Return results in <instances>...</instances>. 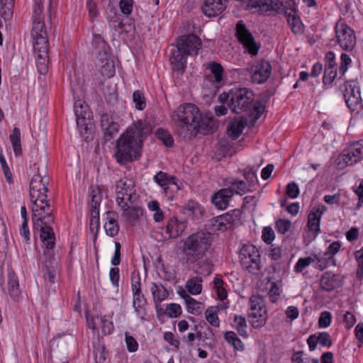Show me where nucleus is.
<instances>
[{
	"mask_svg": "<svg viewBox=\"0 0 363 363\" xmlns=\"http://www.w3.org/2000/svg\"><path fill=\"white\" fill-rule=\"evenodd\" d=\"M47 172L35 174L30 182V196L33 203V221L34 228L40 230V238L43 248V255L40 258L44 278L51 284L55 282L56 277V267L57 264L54 248L55 247V235L51 223L55 222L52 215L54 208L49 204L48 200V191L47 185L49 183Z\"/></svg>",
	"mask_w": 363,
	"mask_h": 363,
	"instance_id": "1",
	"label": "nucleus"
},
{
	"mask_svg": "<svg viewBox=\"0 0 363 363\" xmlns=\"http://www.w3.org/2000/svg\"><path fill=\"white\" fill-rule=\"evenodd\" d=\"M151 125L145 120H138L130 125L117 140L116 162L125 164L140 157L143 143L152 133Z\"/></svg>",
	"mask_w": 363,
	"mask_h": 363,
	"instance_id": "2",
	"label": "nucleus"
},
{
	"mask_svg": "<svg viewBox=\"0 0 363 363\" xmlns=\"http://www.w3.org/2000/svg\"><path fill=\"white\" fill-rule=\"evenodd\" d=\"M33 28L31 35L37 69L45 74L48 69L49 43L48 28L45 22L42 0H33Z\"/></svg>",
	"mask_w": 363,
	"mask_h": 363,
	"instance_id": "3",
	"label": "nucleus"
},
{
	"mask_svg": "<svg viewBox=\"0 0 363 363\" xmlns=\"http://www.w3.org/2000/svg\"><path fill=\"white\" fill-rule=\"evenodd\" d=\"M218 99L222 104L226 103L233 113L254 115L257 120L264 111V106L255 99L252 91L247 88H235L228 93L220 94Z\"/></svg>",
	"mask_w": 363,
	"mask_h": 363,
	"instance_id": "4",
	"label": "nucleus"
},
{
	"mask_svg": "<svg viewBox=\"0 0 363 363\" xmlns=\"http://www.w3.org/2000/svg\"><path fill=\"white\" fill-rule=\"evenodd\" d=\"M212 242V234L203 230L192 233L186 238L181 250L186 262L194 263L206 257Z\"/></svg>",
	"mask_w": 363,
	"mask_h": 363,
	"instance_id": "5",
	"label": "nucleus"
},
{
	"mask_svg": "<svg viewBox=\"0 0 363 363\" xmlns=\"http://www.w3.org/2000/svg\"><path fill=\"white\" fill-rule=\"evenodd\" d=\"M200 110L194 104L181 105L173 113L172 120L175 123L176 132L182 138L187 139L194 125L200 118Z\"/></svg>",
	"mask_w": 363,
	"mask_h": 363,
	"instance_id": "6",
	"label": "nucleus"
},
{
	"mask_svg": "<svg viewBox=\"0 0 363 363\" xmlns=\"http://www.w3.org/2000/svg\"><path fill=\"white\" fill-rule=\"evenodd\" d=\"M242 267L251 274H257L262 269L261 257L259 250L252 244L242 246L239 252Z\"/></svg>",
	"mask_w": 363,
	"mask_h": 363,
	"instance_id": "7",
	"label": "nucleus"
},
{
	"mask_svg": "<svg viewBox=\"0 0 363 363\" xmlns=\"http://www.w3.org/2000/svg\"><path fill=\"white\" fill-rule=\"evenodd\" d=\"M250 324L254 328L263 327L267 320L265 301L260 295H252L249 301Z\"/></svg>",
	"mask_w": 363,
	"mask_h": 363,
	"instance_id": "8",
	"label": "nucleus"
},
{
	"mask_svg": "<svg viewBox=\"0 0 363 363\" xmlns=\"http://www.w3.org/2000/svg\"><path fill=\"white\" fill-rule=\"evenodd\" d=\"M335 39L339 46L345 51L351 52L357 43L356 34L353 29L344 22L338 21L335 27Z\"/></svg>",
	"mask_w": 363,
	"mask_h": 363,
	"instance_id": "9",
	"label": "nucleus"
},
{
	"mask_svg": "<svg viewBox=\"0 0 363 363\" xmlns=\"http://www.w3.org/2000/svg\"><path fill=\"white\" fill-rule=\"evenodd\" d=\"M236 37L238 41L252 56L257 55L260 45L256 43L251 32L246 28L242 21H239L236 25Z\"/></svg>",
	"mask_w": 363,
	"mask_h": 363,
	"instance_id": "10",
	"label": "nucleus"
},
{
	"mask_svg": "<svg viewBox=\"0 0 363 363\" xmlns=\"http://www.w3.org/2000/svg\"><path fill=\"white\" fill-rule=\"evenodd\" d=\"M248 69L251 74L252 82L257 84L265 82L272 73L269 62L263 59L255 62Z\"/></svg>",
	"mask_w": 363,
	"mask_h": 363,
	"instance_id": "11",
	"label": "nucleus"
},
{
	"mask_svg": "<svg viewBox=\"0 0 363 363\" xmlns=\"http://www.w3.org/2000/svg\"><path fill=\"white\" fill-rule=\"evenodd\" d=\"M340 89L343 92L347 107L351 111H354L362 101L359 87L354 81H349L340 86Z\"/></svg>",
	"mask_w": 363,
	"mask_h": 363,
	"instance_id": "12",
	"label": "nucleus"
},
{
	"mask_svg": "<svg viewBox=\"0 0 363 363\" xmlns=\"http://www.w3.org/2000/svg\"><path fill=\"white\" fill-rule=\"evenodd\" d=\"M201 45V39L194 34L180 36L177 42V45L190 56L197 55Z\"/></svg>",
	"mask_w": 363,
	"mask_h": 363,
	"instance_id": "13",
	"label": "nucleus"
},
{
	"mask_svg": "<svg viewBox=\"0 0 363 363\" xmlns=\"http://www.w3.org/2000/svg\"><path fill=\"white\" fill-rule=\"evenodd\" d=\"M347 165H352L363 159V140L352 143L341 155Z\"/></svg>",
	"mask_w": 363,
	"mask_h": 363,
	"instance_id": "14",
	"label": "nucleus"
},
{
	"mask_svg": "<svg viewBox=\"0 0 363 363\" xmlns=\"http://www.w3.org/2000/svg\"><path fill=\"white\" fill-rule=\"evenodd\" d=\"M187 139H190L196 135L197 133H200L203 135H207L212 133L215 128L214 119L211 117L203 116L200 113V118L195 123Z\"/></svg>",
	"mask_w": 363,
	"mask_h": 363,
	"instance_id": "15",
	"label": "nucleus"
},
{
	"mask_svg": "<svg viewBox=\"0 0 363 363\" xmlns=\"http://www.w3.org/2000/svg\"><path fill=\"white\" fill-rule=\"evenodd\" d=\"M343 277L340 274H334L332 272H325L320 279V288L325 291H331L342 285Z\"/></svg>",
	"mask_w": 363,
	"mask_h": 363,
	"instance_id": "16",
	"label": "nucleus"
},
{
	"mask_svg": "<svg viewBox=\"0 0 363 363\" xmlns=\"http://www.w3.org/2000/svg\"><path fill=\"white\" fill-rule=\"evenodd\" d=\"M228 4V0H205L202 12L208 17H216L225 11Z\"/></svg>",
	"mask_w": 363,
	"mask_h": 363,
	"instance_id": "17",
	"label": "nucleus"
},
{
	"mask_svg": "<svg viewBox=\"0 0 363 363\" xmlns=\"http://www.w3.org/2000/svg\"><path fill=\"white\" fill-rule=\"evenodd\" d=\"M327 211V207L318 205L313 208L308 216L307 225L311 232L317 234L320 233V223L322 215Z\"/></svg>",
	"mask_w": 363,
	"mask_h": 363,
	"instance_id": "18",
	"label": "nucleus"
},
{
	"mask_svg": "<svg viewBox=\"0 0 363 363\" xmlns=\"http://www.w3.org/2000/svg\"><path fill=\"white\" fill-rule=\"evenodd\" d=\"M186 228L184 223L179 221L176 218H172L168 221L165 227V235L163 237V240L177 238L180 236ZM158 241L162 240V239H158Z\"/></svg>",
	"mask_w": 363,
	"mask_h": 363,
	"instance_id": "19",
	"label": "nucleus"
},
{
	"mask_svg": "<svg viewBox=\"0 0 363 363\" xmlns=\"http://www.w3.org/2000/svg\"><path fill=\"white\" fill-rule=\"evenodd\" d=\"M101 126L103 130L106 140L113 138L114 135L119 130V124L107 113H104L101 116Z\"/></svg>",
	"mask_w": 363,
	"mask_h": 363,
	"instance_id": "20",
	"label": "nucleus"
},
{
	"mask_svg": "<svg viewBox=\"0 0 363 363\" xmlns=\"http://www.w3.org/2000/svg\"><path fill=\"white\" fill-rule=\"evenodd\" d=\"M233 196L231 188H223L218 190L211 196V202L220 210L227 208Z\"/></svg>",
	"mask_w": 363,
	"mask_h": 363,
	"instance_id": "21",
	"label": "nucleus"
},
{
	"mask_svg": "<svg viewBox=\"0 0 363 363\" xmlns=\"http://www.w3.org/2000/svg\"><path fill=\"white\" fill-rule=\"evenodd\" d=\"M189 55L185 53L179 46L173 49L169 58L170 62L173 66V70L184 72L186 67V59Z\"/></svg>",
	"mask_w": 363,
	"mask_h": 363,
	"instance_id": "22",
	"label": "nucleus"
},
{
	"mask_svg": "<svg viewBox=\"0 0 363 363\" xmlns=\"http://www.w3.org/2000/svg\"><path fill=\"white\" fill-rule=\"evenodd\" d=\"M74 113L77 119V125L79 128L86 130L87 123L86 121L89 120L91 116V113L89 111L87 105L83 104L81 101H77L74 104Z\"/></svg>",
	"mask_w": 363,
	"mask_h": 363,
	"instance_id": "23",
	"label": "nucleus"
},
{
	"mask_svg": "<svg viewBox=\"0 0 363 363\" xmlns=\"http://www.w3.org/2000/svg\"><path fill=\"white\" fill-rule=\"evenodd\" d=\"M96 65L103 77L111 78L115 74V65L111 54L98 57Z\"/></svg>",
	"mask_w": 363,
	"mask_h": 363,
	"instance_id": "24",
	"label": "nucleus"
},
{
	"mask_svg": "<svg viewBox=\"0 0 363 363\" xmlns=\"http://www.w3.org/2000/svg\"><path fill=\"white\" fill-rule=\"evenodd\" d=\"M102 196L99 187H93L91 190V224L95 220L97 225L99 221V207Z\"/></svg>",
	"mask_w": 363,
	"mask_h": 363,
	"instance_id": "25",
	"label": "nucleus"
},
{
	"mask_svg": "<svg viewBox=\"0 0 363 363\" xmlns=\"http://www.w3.org/2000/svg\"><path fill=\"white\" fill-rule=\"evenodd\" d=\"M118 215L116 212L108 211L106 212L104 229L108 235L115 237L119 231V225L117 222Z\"/></svg>",
	"mask_w": 363,
	"mask_h": 363,
	"instance_id": "26",
	"label": "nucleus"
},
{
	"mask_svg": "<svg viewBox=\"0 0 363 363\" xmlns=\"http://www.w3.org/2000/svg\"><path fill=\"white\" fill-rule=\"evenodd\" d=\"M274 279L273 277H268L263 281V284H264L263 291H267L269 299L272 303L277 301L281 292V289L277 286V284L274 281Z\"/></svg>",
	"mask_w": 363,
	"mask_h": 363,
	"instance_id": "27",
	"label": "nucleus"
},
{
	"mask_svg": "<svg viewBox=\"0 0 363 363\" xmlns=\"http://www.w3.org/2000/svg\"><path fill=\"white\" fill-rule=\"evenodd\" d=\"M241 211L239 209H234L228 212L222 216H218V220L220 223L223 222L227 224L229 228L238 225L240 223Z\"/></svg>",
	"mask_w": 363,
	"mask_h": 363,
	"instance_id": "28",
	"label": "nucleus"
},
{
	"mask_svg": "<svg viewBox=\"0 0 363 363\" xmlns=\"http://www.w3.org/2000/svg\"><path fill=\"white\" fill-rule=\"evenodd\" d=\"M7 289L9 296L15 301H18L21 295L19 283L13 270L9 271Z\"/></svg>",
	"mask_w": 363,
	"mask_h": 363,
	"instance_id": "29",
	"label": "nucleus"
},
{
	"mask_svg": "<svg viewBox=\"0 0 363 363\" xmlns=\"http://www.w3.org/2000/svg\"><path fill=\"white\" fill-rule=\"evenodd\" d=\"M92 45L98 57L110 55V47L101 35L95 34L92 40Z\"/></svg>",
	"mask_w": 363,
	"mask_h": 363,
	"instance_id": "30",
	"label": "nucleus"
},
{
	"mask_svg": "<svg viewBox=\"0 0 363 363\" xmlns=\"http://www.w3.org/2000/svg\"><path fill=\"white\" fill-rule=\"evenodd\" d=\"M225 185L228 186V188L233 189V194L243 195L247 192L252 191L251 187L245 181L233 178L227 179L225 181Z\"/></svg>",
	"mask_w": 363,
	"mask_h": 363,
	"instance_id": "31",
	"label": "nucleus"
},
{
	"mask_svg": "<svg viewBox=\"0 0 363 363\" xmlns=\"http://www.w3.org/2000/svg\"><path fill=\"white\" fill-rule=\"evenodd\" d=\"M285 15L291 31L295 35L302 34L304 30L303 25L299 16L296 14V12L293 10L290 12L285 11Z\"/></svg>",
	"mask_w": 363,
	"mask_h": 363,
	"instance_id": "32",
	"label": "nucleus"
},
{
	"mask_svg": "<svg viewBox=\"0 0 363 363\" xmlns=\"http://www.w3.org/2000/svg\"><path fill=\"white\" fill-rule=\"evenodd\" d=\"M194 264L192 269L197 274L206 277L210 275L213 272V265L212 262L208 259H203V258Z\"/></svg>",
	"mask_w": 363,
	"mask_h": 363,
	"instance_id": "33",
	"label": "nucleus"
},
{
	"mask_svg": "<svg viewBox=\"0 0 363 363\" xmlns=\"http://www.w3.org/2000/svg\"><path fill=\"white\" fill-rule=\"evenodd\" d=\"M247 119L241 118L234 120L228 126V134L233 140L237 139L242 133L246 126Z\"/></svg>",
	"mask_w": 363,
	"mask_h": 363,
	"instance_id": "34",
	"label": "nucleus"
},
{
	"mask_svg": "<svg viewBox=\"0 0 363 363\" xmlns=\"http://www.w3.org/2000/svg\"><path fill=\"white\" fill-rule=\"evenodd\" d=\"M150 291L153 296L154 301L156 304L161 303L165 300L169 295L167 290L162 286V284H157L152 282L151 284Z\"/></svg>",
	"mask_w": 363,
	"mask_h": 363,
	"instance_id": "35",
	"label": "nucleus"
},
{
	"mask_svg": "<svg viewBox=\"0 0 363 363\" xmlns=\"http://www.w3.org/2000/svg\"><path fill=\"white\" fill-rule=\"evenodd\" d=\"M123 213L121 214L124 219L130 223L136 221L139 217L143 214V209L138 206H127V208H124L121 209Z\"/></svg>",
	"mask_w": 363,
	"mask_h": 363,
	"instance_id": "36",
	"label": "nucleus"
},
{
	"mask_svg": "<svg viewBox=\"0 0 363 363\" xmlns=\"http://www.w3.org/2000/svg\"><path fill=\"white\" fill-rule=\"evenodd\" d=\"M225 340L235 350L243 351L244 344L233 331H228L224 334Z\"/></svg>",
	"mask_w": 363,
	"mask_h": 363,
	"instance_id": "37",
	"label": "nucleus"
},
{
	"mask_svg": "<svg viewBox=\"0 0 363 363\" xmlns=\"http://www.w3.org/2000/svg\"><path fill=\"white\" fill-rule=\"evenodd\" d=\"M202 281V278L201 277L196 276L189 279L186 282L185 286L190 294L193 295H197L201 292Z\"/></svg>",
	"mask_w": 363,
	"mask_h": 363,
	"instance_id": "38",
	"label": "nucleus"
},
{
	"mask_svg": "<svg viewBox=\"0 0 363 363\" xmlns=\"http://www.w3.org/2000/svg\"><path fill=\"white\" fill-rule=\"evenodd\" d=\"M9 139L16 156L21 155V131L18 128L15 127L13 128L12 133L9 136Z\"/></svg>",
	"mask_w": 363,
	"mask_h": 363,
	"instance_id": "39",
	"label": "nucleus"
},
{
	"mask_svg": "<svg viewBox=\"0 0 363 363\" xmlns=\"http://www.w3.org/2000/svg\"><path fill=\"white\" fill-rule=\"evenodd\" d=\"M232 325L240 336L245 337L247 336V325L245 317L235 315L233 318V323Z\"/></svg>",
	"mask_w": 363,
	"mask_h": 363,
	"instance_id": "40",
	"label": "nucleus"
},
{
	"mask_svg": "<svg viewBox=\"0 0 363 363\" xmlns=\"http://www.w3.org/2000/svg\"><path fill=\"white\" fill-rule=\"evenodd\" d=\"M218 306H211L208 307L205 312V317L206 320L211 325L215 328H218L220 325V320L218 317Z\"/></svg>",
	"mask_w": 363,
	"mask_h": 363,
	"instance_id": "41",
	"label": "nucleus"
},
{
	"mask_svg": "<svg viewBox=\"0 0 363 363\" xmlns=\"http://www.w3.org/2000/svg\"><path fill=\"white\" fill-rule=\"evenodd\" d=\"M134 187V184L130 179H121L116 184V196H124L125 192H130Z\"/></svg>",
	"mask_w": 363,
	"mask_h": 363,
	"instance_id": "42",
	"label": "nucleus"
},
{
	"mask_svg": "<svg viewBox=\"0 0 363 363\" xmlns=\"http://www.w3.org/2000/svg\"><path fill=\"white\" fill-rule=\"evenodd\" d=\"M183 293L184 295L182 294V296L185 301L188 312L194 315H199L201 312L200 303L191 298L185 291Z\"/></svg>",
	"mask_w": 363,
	"mask_h": 363,
	"instance_id": "43",
	"label": "nucleus"
},
{
	"mask_svg": "<svg viewBox=\"0 0 363 363\" xmlns=\"http://www.w3.org/2000/svg\"><path fill=\"white\" fill-rule=\"evenodd\" d=\"M316 259H318V255L316 254L311 255L306 257L299 258L294 266V271L296 273L302 272L305 268L315 262Z\"/></svg>",
	"mask_w": 363,
	"mask_h": 363,
	"instance_id": "44",
	"label": "nucleus"
},
{
	"mask_svg": "<svg viewBox=\"0 0 363 363\" xmlns=\"http://www.w3.org/2000/svg\"><path fill=\"white\" fill-rule=\"evenodd\" d=\"M207 68L210 69L214 77L216 83H220L223 79V67L216 62H211L208 64Z\"/></svg>",
	"mask_w": 363,
	"mask_h": 363,
	"instance_id": "45",
	"label": "nucleus"
},
{
	"mask_svg": "<svg viewBox=\"0 0 363 363\" xmlns=\"http://www.w3.org/2000/svg\"><path fill=\"white\" fill-rule=\"evenodd\" d=\"M257 171V167H250L246 168L244 172V177L246 180V183L251 187L252 190L257 185V178L256 176Z\"/></svg>",
	"mask_w": 363,
	"mask_h": 363,
	"instance_id": "46",
	"label": "nucleus"
},
{
	"mask_svg": "<svg viewBox=\"0 0 363 363\" xmlns=\"http://www.w3.org/2000/svg\"><path fill=\"white\" fill-rule=\"evenodd\" d=\"M133 307L135 308V312L138 314H141L142 311L144 309V307L146 305V298L144 294L142 293V291L133 293Z\"/></svg>",
	"mask_w": 363,
	"mask_h": 363,
	"instance_id": "47",
	"label": "nucleus"
},
{
	"mask_svg": "<svg viewBox=\"0 0 363 363\" xmlns=\"http://www.w3.org/2000/svg\"><path fill=\"white\" fill-rule=\"evenodd\" d=\"M15 0H0V10L4 19H9L12 16Z\"/></svg>",
	"mask_w": 363,
	"mask_h": 363,
	"instance_id": "48",
	"label": "nucleus"
},
{
	"mask_svg": "<svg viewBox=\"0 0 363 363\" xmlns=\"http://www.w3.org/2000/svg\"><path fill=\"white\" fill-rule=\"evenodd\" d=\"M134 194L135 190L133 189L130 192H125L124 196H116V202L121 209L127 208V206L133 203L132 198Z\"/></svg>",
	"mask_w": 363,
	"mask_h": 363,
	"instance_id": "49",
	"label": "nucleus"
},
{
	"mask_svg": "<svg viewBox=\"0 0 363 363\" xmlns=\"http://www.w3.org/2000/svg\"><path fill=\"white\" fill-rule=\"evenodd\" d=\"M354 257L357 262L356 277L361 281L363 279V246L360 250L354 252Z\"/></svg>",
	"mask_w": 363,
	"mask_h": 363,
	"instance_id": "50",
	"label": "nucleus"
},
{
	"mask_svg": "<svg viewBox=\"0 0 363 363\" xmlns=\"http://www.w3.org/2000/svg\"><path fill=\"white\" fill-rule=\"evenodd\" d=\"M182 211L183 213L192 218L196 216L199 213H201L199 205L193 201H189L186 204H185Z\"/></svg>",
	"mask_w": 363,
	"mask_h": 363,
	"instance_id": "51",
	"label": "nucleus"
},
{
	"mask_svg": "<svg viewBox=\"0 0 363 363\" xmlns=\"http://www.w3.org/2000/svg\"><path fill=\"white\" fill-rule=\"evenodd\" d=\"M155 135L167 147H172L173 145L174 140L168 131L160 128L157 129Z\"/></svg>",
	"mask_w": 363,
	"mask_h": 363,
	"instance_id": "52",
	"label": "nucleus"
},
{
	"mask_svg": "<svg viewBox=\"0 0 363 363\" xmlns=\"http://www.w3.org/2000/svg\"><path fill=\"white\" fill-rule=\"evenodd\" d=\"M133 101L138 110L143 111L146 107V100L143 93L140 90H136L133 94Z\"/></svg>",
	"mask_w": 363,
	"mask_h": 363,
	"instance_id": "53",
	"label": "nucleus"
},
{
	"mask_svg": "<svg viewBox=\"0 0 363 363\" xmlns=\"http://www.w3.org/2000/svg\"><path fill=\"white\" fill-rule=\"evenodd\" d=\"M214 288L216 290L218 297L220 300H224L228 296V292L223 287V280L220 277H216L213 280Z\"/></svg>",
	"mask_w": 363,
	"mask_h": 363,
	"instance_id": "54",
	"label": "nucleus"
},
{
	"mask_svg": "<svg viewBox=\"0 0 363 363\" xmlns=\"http://www.w3.org/2000/svg\"><path fill=\"white\" fill-rule=\"evenodd\" d=\"M106 16L109 22L116 23L118 21V10L113 4L110 2L107 5L106 9Z\"/></svg>",
	"mask_w": 363,
	"mask_h": 363,
	"instance_id": "55",
	"label": "nucleus"
},
{
	"mask_svg": "<svg viewBox=\"0 0 363 363\" xmlns=\"http://www.w3.org/2000/svg\"><path fill=\"white\" fill-rule=\"evenodd\" d=\"M337 77L336 67H325V72L323 77L324 84H330Z\"/></svg>",
	"mask_w": 363,
	"mask_h": 363,
	"instance_id": "56",
	"label": "nucleus"
},
{
	"mask_svg": "<svg viewBox=\"0 0 363 363\" xmlns=\"http://www.w3.org/2000/svg\"><path fill=\"white\" fill-rule=\"evenodd\" d=\"M154 181L162 187L165 191L168 188L167 186L170 184L169 179L167 174L163 172H159L154 177Z\"/></svg>",
	"mask_w": 363,
	"mask_h": 363,
	"instance_id": "57",
	"label": "nucleus"
},
{
	"mask_svg": "<svg viewBox=\"0 0 363 363\" xmlns=\"http://www.w3.org/2000/svg\"><path fill=\"white\" fill-rule=\"evenodd\" d=\"M318 342L323 347H330L332 345V340L330 334L326 332L315 333Z\"/></svg>",
	"mask_w": 363,
	"mask_h": 363,
	"instance_id": "58",
	"label": "nucleus"
},
{
	"mask_svg": "<svg viewBox=\"0 0 363 363\" xmlns=\"http://www.w3.org/2000/svg\"><path fill=\"white\" fill-rule=\"evenodd\" d=\"M131 288L133 294L141 291L140 275L138 271H134L131 274Z\"/></svg>",
	"mask_w": 363,
	"mask_h": 363,
	"instance_id": "59",
	"label": "nucleus"
},
{
	"mask_svg": "<svg viewBox=\"0 0 363 363\" xmlns=\"http://www.w3.org/2000/svg\"><path fill=\"white\" fill-rule=\"evenodd\" d=\"M332 321V314L330 312L325 311L320 313L318 320V326L320 328H328Z\"/></svg>",
	"mask_w": 363,
	"mask_h": 363,
	"instance_id": "60",
	"label": "nucleus"
},
{
	"mask_svg": "<svg viewBox=\"0 0 363 363\" xmlns=\"http://www.w3.org/2000/svg\"><path fill=\"white\" fill-rule=\"evenodd\" d=\"M182 313V308L179 304L170 303L167 306L166 314L171 318H177Z\"/></svg>",
	"mask_w": 363,
	"mask_h": 363,
	"instance_id": "61",
	"label": "nucleus"
},
{
	"mask_svg": "<svg viewBox=\"0 0 363 363\" xmlns=\"http://www.w3.org/2000/svg\"><path fill=\"white\" fill-rule=\"evenodd\" d=\"M340 61L339 72L342 75H344L347 71L348 65L351 64L352 60L347 54L342 53L340 55Z\"/></svg>",
	"mask_w": 363,
	"mask_h": 363,
	"instance_id": "62",
	"label": "nucleus"
},
{
	"mask_svg": "<svg viewBox=\"0 0 363 363\" xmlns=\"http://www.w3.org/2000/svg\"><path fill=\"white\" fill-rule=\"evenodd\" d=\"M291 228V222L286 219H279L276 222L275 228L277 231L281 234H285Z\"/></svg>",
	"mask_w": 363,
	"mask_h": 363,
	"instance_id": "63",
	"label": "nucleus"
},
{
	"mask_svg": "<svg viewBox=\"0 0 363 363\" xmlns=\"http://www.w3.org/2000/svg\"><path fill=\"white\" fill-rule=\"evenodd\" d=\"M274 238V232L271 227L267 226L263 228L262 238L266 244H271Z\"/></svg>",
	"mask_w": 363,
	"mask_h": 363,
	"instance_id": "64",
	"label": "nucleus"
}]
</instances>
